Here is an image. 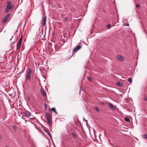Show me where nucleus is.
Returning <instances> with one entry per match:
<instances>
[{"label": "nucleus", "mask_w": 147, "mask_h": 147, "mask_svg": "<svg viewBox=\"0 0 147 147\" xmlns=\"http://www.w3.org/2000/svg\"><path fill=\"white\" fill-rule=\"evenodd\" d=\"M46 119L47 121L48 124L50 127H52V118L50 116L49 113L48 112L46 113Z\"/></svg>", "instance_id": "obj_1"}, {"label": "nucleus", "mask_w": 147, "mask_h": 147, "mask_svg": "<svg viewBox=\"0 0 147 147\" xmlns=\"http://www.w3.org/2000/svg\"><path fill=\"white\" fill-rule=\"evenodd\" d=\"M32 70L31 68H28L26 71V79L30 80L31 79V74L32 73Z\"/></svg>", "instance_id": "obj_2"}, {"label": "nucleus", "mask_w": 147, "mask_h": 147, "mask_svg": "<svg viewBox=\"0 0 147 147\" xmlns=\"http://www.w3.org/2000/svg\"><path fill=\"white\" fill-rule=\"evenodd\" d=\"M43 16H42L41 22V24L42 27H44L46 24V21L47 19V16H44V13H43Z\"/></svg>", "instance_id": "obj_3"}, {"label": "nucleus", "mask_w": 147, "mask_h": 147, "mask_svg": "<svg viewBox=\"0 0 147 147\" xmlns=\"http://www.w3.org/2000/svg\"><path fill=\"white\" fill-rule=\"evenodd\" d=\"M7 5L6 6V10L5 12L8 13L9 11V9L11 8L10 6H11V4L10 2L8 1L7 3Z\"/></svg>", "instance_id": "obj_4"}, {"label": "nucleus", "mask_w": 147, "mask_h": 147, "mask_svg": "<svg viewBox=\"0 0 147 147\" xmlns=\"http://www.w3.org/2000/svg\"><path fill=\"white\" fill-rule=\"evenodd\" d=\"M22 39V35L21 36V38L19 40L16 46L17 49H20L21 46Z\"/></svg>", "instance_id": "obj_5"}, {"label": "nucleus", "mask_w": 147, "mask_h": 147, "mask_svg": "<svg viewBox=\"0 0 147 147\" xmlns=\"http://www.w3.org/2000/svg\"><path fill=\"white\" fill-rule=\"evenodd\" d=\"M81 47H82V46L80 45H78L77 46H76V47L74 49L73 51V53L76 52L79 49H80L81 48ZM74 54V53H73L72 55L71 56V57Z\"/></svg>", "instance_id": "obj_6"}, {"label": "nucleus", "mask_w": 147, "mask_h": 147, "mask_svg": "<svg viewBox=\"0 0 147 147\" xmlns=\"http://www.w3.org/2000/svg\"><path fill=\"white\" fill-rule=\"evenodd\" d=\"M24 116L26 117H29L31 115V113L30 112L28 111H25L23 113Z\"/></svg>", "instance_id": "obj_7"}, {"label": "nucleus", "mask_w": 147, "mask_h": 147, "mask_svg": "<svg viewBox=\"0 0 147 147\" xmlns=\"http://www.w3.org/2000/svg\"><path fill=\"white\" fill-rule=\"evenodd\" d=\"M41 93L44 97H47V94L45 91L42 88H41L40 89Z\"/></svg>", "instance_id": "obj_8"}, {"label": "nucleus", "mask_w": 147, "mask_h": 147, "mask_svg": "<svg viewBox=\"0 0 147 147\" xmlns=\"http://www.w3.org/2000/svg\"><path fill=\"white\" fill-rule=\"evenodd\" d=\"M109 107L111 108L112 109L114 110H116V107L113 105L111 103H109Z\"/></svg>", "instance_id": "obj_9"}, {"label": "nucleus", "mask_w": 147, "mask_h": 147, "mask_svg": "<svg viewBox=\"0 0 147 147\" xmlns=\"http://www.w3.org/2000/svg\"><path fill=\"white\" fill-rule=\"evenodd\" d=\"M10 16V15L9 14H7L3 20L2 22H5L8 20V18Z\"/></svg>", "instance_id": "obj_10"}, {"label": "nucleus", "mask_w": 147, "mask_h": 147, "mask_svg": "<svg viewBox=\"0 0 147 147\" xmlns=\"http://www.w3.org/2000/svg\"><path fill=\"white\" fill-rule=\"evenodd\" d=\"M72 136L73 138H77L78 137V135L77 134L73 133L72 134Z\"/></svg>", "instance_id": "obj_11"}, {"label": "nucleus", "mask_w": 147, "mask_h": 147, "mask_svg": "<svg viewBox=\"0 0 147 147\" xmlns=\"http://www.w3.org/2000/svg\"><path fill=\"white\" fill-rule=\"evenodd\" d=\"M117 57L118 59L120 61H122L123 60V57L120 55L117 56Z\"/></svg>", "instance_id": "obj_12"}, {"label": "nucleus", "mask_w": 147, "mask_h": 147, "mask_svg": "<svg viewBox=\"0 0 147 147\" xmlns=\"http://www.w3.org/2000/svg\"><path fill=\"white\" fill-rule=\"evenodd\" d=\"M49 109L50 110H51V111H54L56 114H57V113L56 111L55 108L53 107V108H52L51 109L49 108Z\"/></svg>", "instance_id": "obj_13"}, {"label": "nucleus", "mask_w": 147, "mask_h": 147, "mask_svg": "<svg viewBox=\"0 0 147 147\" xmlns=\"http://www.w3.org/2000/svg\"><path fill=\"white\" fill-rule=\"evenodd\" d=\"M44 131L48 134L51 138H52V136L51 134L48 131L46 130V129H44Z\"/></svg>", "instance_id": "obj_14"}, {"label": "nucleus", "mask_w": 147, "mask_h": 147, "mask_svg": "<svg viewBox=\"0 0 147 147\" xmlns=\"http://www.w3.org/2000/svg\"><path fill=\"white\" fill-rule=\"evenodd\" d=\"M117 85L120 87H121L123 86V84L120 82L117 83Z\"/></svg>", "instance_id": "obj_15"}, {"label": "nucleus", "mask_w": 147, "mask_h": 147, "mask_svg": "<svg viewBox=\"0 0 147 147\" xmlns=\"http://www.w3.org/2000/svg\"><path fill=\"white\" fill-rule=\"evenodd\" d=\"M124 119L127 122H129L130 121V119L127 117H125L124 118Z\"/></svg>", "instance_id": "obj_16"}, {"label": "nucleus", "mask_w": 147, "mask_h": 147, "mask_svg": "<svg viewBox=\"0 0 147 147\" xmlns=\"http://www.w3.org/2000/svg\"><path fill=\"white\" fill-rule=\"evenodd\" d=\"M13 130L15 131H16L17 129V127L16 126L13 125Z\"/></svg>", "instance_id": "obj_17"}, {"label": "nucleus", "mask_w": 147, "mask_h": 147, "mask_svg": "<svg viewBox=\"0 0 147 147\" xmlns=\"http://www.w3.org/2000/svg\"><path fill=\"white\" fill-rule=\"evenodd\" d=\"M128 81L130 83H131L132 82V80L131 78H129L128 79Z\"/></svg>", "instance_id": "obj_18"}, {"label": "nucleus", "mask_w": 147, "mask_h": 147, "mask_svg": "<svg viewBox=\"0 0 147 147\" xmlns=\"http://www.w3.org/2000/svg\"><path fill=\"white\" fill-rule=\"evenodd\" d=\"M87 79L90 82H91L92 80V78L90 77H88Z\"/></svg>", "instance_id": "obj_19"}, {"label": "nucleus", "mask_w": 147, "mask_h": 147, "mask_svg": "<svg viewBox=\"0 0 147 147\" xmlns=\"http://www.w3.org/2000/svg\"><path fill=\"white\" fill-rule=\"evenodd\" d=\"M142 136L145 138H147V134H144Z\"/></svg>", "instance_id": "obj_20"}, {"label": "nucleus", "mask_w": 147, "mask_h": 147, "mask_svg": "<svg viewBox=\"0 0 147 147\" xmlns=\"http://www.w3.org/2000/svg\"><path fill=\"white\" fill-rule=\"evenodd\" d=\"M95 110L97 112L98 111H99L97 107H95Z\"/></svg>", "instance_id": "obj_21"}, {"label": "nucleus", "mask_w": 147, "mask_h": 147, "mask_svg": "<svg viewBox=\"0 0 147 147\" xmlns=\"http://www.w3.org/2000/svg\"><path fill=\"white\" fill-rule=\"evenodd\" d=\"M100 104L101 105L103 106H104L105 105V103L103 102H100Z\"/></svg>", "instance_id": "obj_22"}, {"label": "nucleus", "mask_w": 147, "mask_h": 147, "mask_svg": "<svg viewBox=\"0 0 147 147\" xmlns=\"http://www.w3.org/2000/svg\"><path fill=\"white\" fill-rule=\"evenodd\" d=\"M144 99L147 102V97L145 96L144 98Z\"/></svg>", "instance_id": "obj_23"}, {"label": "nucleus", "mask_w": 147, "mask_h": 147, "mask_svg": "<svg viewBox=\"0 0 147 147\" xmlns=\"http://www.w3.org/2000/svg\"><path fill=\"white\" fill-rule=\"evenodd\" d=\"M107 26L108 28H111V25L110 24H108L107 25Z\"/></svg>", "instance_id": "obj_24"}, {"label": "nucleus", "mask_w": 147, "mask_h": 147, "mask_svg": "<svg viewBox=\"0 0 147 147\" xmlns=\"http://www.w3.org/2000/svg\"><path fill=\"white\" fill-rule=\"evenodd\" d=\"M41 126L42 127L43 129L44 130V129H46V128L43 125H41Z\"/></svg>", "instance_id": "obj_25"}, {"label": "nucleus", "mask_w": 147, "mask_h": 147, "mask_svg": "<svg viewBox=\"0 0 147 147\" xmlns=\"http://www.w3.org/2000/svg\"><path fill=\"white\" fill-rule=\"evenodd\" d=\"M136 7H140V5L139 4H136Z\"/></svg>", "instance_id": "obj_26"}, {"label": "nucleus", "mask_w": 147, "mask_h": 147, "mask_svg": "<svg viewBox=\"0 0 147 147\" xmlns=\"http://www.w3.org/2000/svg\"><path fill=\"white\" fill-rule=\"evenodd\" d=\"M45 109H46L47 108V104L45 103Z\"/></svg>", "instance_id": "obj_27"}, {"label": "nucleus", "mask_w": 147, "mask_h": 147, "mask_svg": "<svg viewBox=\"0 0 147 147\" xmlns=\"http://www.w3.org/2000/svg\"><path fill=\"white\" fill-rule=\"evenodd\" d=\"M83 120L86 122V124L87 123L88 121L87 120L85 119H84Z\"/></svg>", "instance_id": "obj_28"}, {"label": "nucleus", "mask_w": 147, "mask_h": 147, "mask_svg": "<svg viewBox=\"0 0 147 147\" xmlns=\"http://www.w3.org/2000/svg\"><path fill=\"white\" fill-rule=\"evenodd\" d=\"M67 18H64V20L65 21L67 20Z\"/></svg>", "instance_id": "obj_29"}, {"label": "nucleus", "mask_w": 147, "mask_h": 147, "mask_svg": "<svg viewBox=\"0 0 147 147\" xmlns=\"http://www.w3.org/2000/svg\"><path fill=\"white\" fill-rule=\"evenodd\" d=\"M126 26H129V24H128L127 25H126Z\"/></svg>", "instance_id": "obj_30"}, {"label": "nucleus", "mask_w": 147, "mask_h": 147, "mask_svg": "<svg viewBox=\"0 0 147 147\" xmlns=\"http://www.w3.org/2000/svg\"><path fill=\"white\" fill-rule=\"evenodd\" d=\"M5 147H9L7 146L6 145L5 146Z\"/></svg>", "instance_id": "obj_31"}, {"label": "nucleus", "mask_w": 147, "mask_h": 147, "mask_svg": "<svg viewBox=\"0 0 147 147\" xmlns=\"http://www.w3.org/2000/svg\"><path fill=\"white\" fill-rule=\"evenodd\" d=\"M20 24L19 25H18V28L19 27V26H20Z\"/></svg>", "instance_id": "obj_32"}, {"label": "nucleus", "mask_w": 147, "mask_h": 147, "mask_svg": "<svg viewBox=\"0 0 147 147\" xmlns=\"http://www.w3.org/2000/svg\"><path fill=\"white\" fill-rule=\"evenodd\" d=\"M11 47H12V45H11Z\"/></svg>", "instance_id": "obj_33"}, {"label": "nucleus", "mask_w": 147, "mask_h": 147, "mask_svg": "<svg viewBox=\"0 0 147 147\" xmlns=\"http://www.w3.org/2000/svg\"><path fill=\"white\" fill-rule=\"evenodd\" d=\"M14 43H15V42H13V44Z\"/></svg>", "instance_id": "obj_34"}, {"label": "nucleus", "mask_w": 147, "mask_h": 147, "mask_svg": "<svg viewBox=\"0 0 147 147\" xmlns=\"http://www.w3.org/2000/svg\"><path fill=\"white\" fill-rule=\"evenodd\" d=\"M30 118V119H32V118Z\"/></svg>", "instance_id": "obj_35"}, {"label": "nucleus", "mask_w": 147, "mask_h": 147, "mask_svg": "<svg viewBox=\"0 0 147 147\" xmlns=\"http://www.w3.org/2000/svg\"><path fill=\"white\" fill-rule=\"evenodd\" d=\"M41 32H42V31H41Z\"/></svg>", "instance_id": "obj_36"}, {"label": "nucleus", "mask_w": 147, "mask_h": 147, "mask_svg": "<svg viewBox=\"0 0 147 147\" xmlns=\"http://www.w3.org/2000/svg\"><path fill=\"white\" fill-rule=\"evenodd\" d=\"M1 1H2L3 0H1Z\"/></svg>", "instance_id": "obj_37"}]
</instances>
